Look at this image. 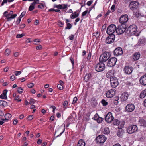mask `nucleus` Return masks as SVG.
<instances>
[{
    "instance_id": "nucleus-1",
    "label": "nucleus",
    "mask_w": 146,
    "mask_h": 146,
    "mask_svg": "<svg viewBox=\"0 0 146 146\" xmlns=\"http://www.w3.org/2000/svg\"><path fill=\"white\" fill-rule=\"evenodd\" d=\"M137 27L135 25H133L127 28L126 32L130 36L134 35L136 36H138L139 34L137 32Z\"/></svg>"
},
{
    "instance_id": "nucleus-2",
    "label": "nucleus",
    "mask_w": 146,
    "mask_h": 146,
    "mask_svg": "<svg viewBox=\"0 0 146 146\" xmlns=\"http://www.w3.org/2000/svg\"><path fill=\"white\" fill-rule=\"evenodd\" d=\"M111 56V54L110 52L105 51L100 56L99 61L102 62H105L110 58Z\"/></svg>"
},
{
    "instance_id": "nucleus-3",
    "label": "nucleus",
    "mask_w": 146,
    "mask_h": 146,
    "mask_svg": "<svg viewBox=\"0 0 146 146\" xmlns=\"http://www.w3.org/2000/svg\"><path fill=\"white\" fill-rule=\"evenodd\" d=\"M116 27L115 25L111 24L107 28V33L109 35H114V33L116 30Z\"/></svg>"
},
{
    "instance_id": "nucleus-4",
    "label": "nucleus",
    "mask_w": 146,
    "mask_h": 146,
    "mask_svg": "<svg viewBox=\"0 0 146 146\" xmlns=\"http://www.w3.org/2000/svg\"><path fill=\"white\" fill-rule=\"evenodd\" d=\"M138 128L135 125H131L129 126L127 129V133L129 134H132L137 131Z\"/></svg>"
},
{
    "instance_id": "nucleus-5",
    "label": "nucleus",
    "mask_w": 146,
    "mask_h": 146,
    "mask_svg": "<svg viewBox=\"0 0 146 146\" xmlns=\"http://www.w3.org/2000/svg\"><path fill=\"white\" fill-rule=\"evenodd\" d=\"M105 67L104 64L102 62H100L96 66L95 69L98 72H101L104 69Z\"/></svg>"
},
{
    "instance_id": "nucleus-6",
    "label": "nucleus",
    "mask_w": 146,
    "mask_h": 146,
    "mask_svg": "<svg viewBox=\"0 0 146 146\" xmlns=\"http://www.w3.org/2000/svg\"><path fill=\"white\" fill-rule=\"evenodd\" d=\"M107 139L103 135H100L96 138L97 143L98 144L103 143Z\"/></svg>"
},
{
    "instance_id": "nucleus-7",
    "label": "nucleus",
    "mask_w": 146,
    "mask_h": 146,
    "mask_svg": "<svg viewBox=\"0 0 146 146\" xmlns=\"http://www.w3.org/2000/svg\"><path fill=\"white\" fill-rule=\"evenodd\" d=\"M110 81L111 86L113 88L116 87L119 84L118 79L115 77H113L111 78Z\"/></svg>"
},
{
    "instance_id": "nucleus-8",
    "label": "nucleus",
    "mask_w": 146,
    "mask_h": 146,
    "mask_svg": "<svg viewBox=\"0 0 146 146\" xmlns=\"http://www.w3.org/2000/svg\"><path fill=\"white\" fill-rule=\"evenodd\" d=\"M117 60V59L115 57L111 58L108 62V66L110 67L114 66L116 64Z\"/></svg>"
},
{
    "instance_id": "nucleus-9",
    "label": "nucleus",
    "mask_w": 146,
    "mask_h": 146,
    "mask_svg": "<svg viewBox=\"0 0 146 146\" xmlns=\"http://www.w3.org/2000/svg\"><path fill=\"white\" fill-rule=\"evenodd\" d=\"M115 38V35H109L106 39V43L109 44L113 42Z\"/></svg>"
},
{
    "instance_id": "nucleus-10",
    "label": "nucleus",
    "mask_w": 146,
    "mask_h": 146,
    "mask_svg": "<svg viewBox=\"0 0 146 146\" xmlns=\"http://www.w3.org/2000/svg\"><path fill=\"white\" fill-rule=\"evenodd\" d=\"M135 109L134 105L132 103L128 104L125 107V110L127 112H131L133 111Z\"/></svg>"
},
{
    "instance_id": "nucleus-11",
    "label": "nucleus",
    "mask_w": 146,
    "mask_h": 146,
    "mask_svg": "<svg viewBox=\"0 0 146 146\" xmlns=\"http://www.w3.org/2000/svg\"><path fill=\"white\" fill-rule=\"evenodd\" d=\"M114 119V118L111 112L108 113L106 116L105 118L106 121L108 123L111 122Z\"/></svg>"
},
{
    "instance_id": "nucleus-12",
    "label": "nucleus",
    "mask_w": 146,
    "mask_h": 146,
    "mask_svg": "<svg viewBox=\"0 0 146 146\" xmlns=\"http://www.w3.org/2000/svg\"><path fill=\"white\" fill-rule=\"evenodd\" d=\"M138 3L136 1H133L131 2L129 5V7L132 10L136 9L138 7Z\"/></svg>"
},
{
    "instance_id": "nucleus-13",
    "label": "nucleus",
    "mask_w": 146,
    "mask_h": 146,
    "mask_svg": "<svg viewBox=\"0 0 146 146\" xmlns=\"http://www.w3.org/2000/svg\"><path fill=\"white\" fill-rule=\"evenodd\" d=\"M125 31V29L121 25L118 26L117 28L116 27V32L118 35H121L123 34Z\"/></svg>"
},
{
    "instance_id": "nucleus-14",
    "label": "nucleus",
    "mask_w": 146,
    "mask_h": 146,
    "mask_svg": "<svg viewBox=\"0 0 146 146\" xmlns=\"http://www.w3.org/2000/svg\"><path fill=\"white\" fill-rule=\"evenodd\" d=\"M123 53L122 49L120 47H118L116 48L113 52L114 55L116 56L120 55Z\"/></svg>"
},
{
    "instance_id": "nucleus-15",
    "label": "nucleus",
    "mask_w": 146,
    "mask_h": 146,
    "mask_svg": "<svg viewBox=\"0 0 146 146\" xmlns=\"http://www.w3.org/2000/svg\"><path fill=\"white\" fill-rule=\"evenodd\" d=\"M128 20V15L127 14H125L121 17L119 21L120 23L123 24L126 23Z\"/></svg>"
},
{
    "instance_id": "nucleus-16",
    "label": "nucleus",
    "mask_w": 146,
    "mask_h": 146,
    "mask_svg": "<svg viewBox=\"0 0 146 146\" xmlns=\"http://www.w3.org/2000/svg\"><path fill=\"white\" fill-rule=\"evenodd\" d=\"M133 70V68L129 66H125L124 69L125 73L127 74H130L132 72Z\"/></svg>"
},
{
    "instance_id": "nucleus-17",
    "label": "nucleus",
    "mask_w": 146,
    "mask_h": 146,
    "mask_svg": "<svg viewBox=\"0 0 146 146\" xmlns=\"http://www.w3.org/2000/svg\"><path fill=\"white\" fill-rule=\"evenodd\" d=\"M129 94L128 92H125L121 95L120 98L122 101H125L128 99Z\"/></svg>"
},
{
    "instance_id": "nucleus-18",
    "label": "nucleus",
    "mask_w": 146,
    "mask_h": 146,
    "mask_svg": "<svg viewBox=\"0 0 146 146\" xmlns=\"http://www.w3.org/2000/svg\"><path fill=\"white\" fill-rule=\"evenodd\" d=\"M139 81L141 84L142 85H146V74L140 77Z\"/></svg>"
},
{
    "instance_id": "nucleus-19",
    "label": "nucleus",
    "mask_w": 146,
    "mask_h": 146,
    "mask_svg": "<svg viewBox=\"0 0 146 146\" xmlns=\"http://www.w3.org/2000/svg\"><path fill=\"white\" fill-rule=\"evenodd\" d=\"M115 93V91L111 89L107 92L106 94V96L107 98H111L114 96Z\"/></svg>"
},
{
    "instance_id": "nucleus-20",
    "label": "nucleus",
    "mask_w": 146,
    "mask_h": 146,
    "mask_svg": "<svg viewBox=\"0 0 146 146\" xmlns=\"http://www.w3.org/2000/svg\"><path fill=\"white\" fill-rule=\"evenodd\" d=\"M146 43V39L145 38H140L138 40L137 45L138 46H141L142 45H145Z\"/></svg>"
},
{
    "instance_id": "nucleus-21",
    "label": "nucleus",
    "mask_w": 146,
    "mask_h": 146,
    "mask_svg": "<svg viewBox=\"0 0 146 146\" xmlns=\"http://www.w3.org/2000/svg\"><path fill=\"white\" fill-rule=\"evenodd\" d=\"M138 122L141 126L146 127V121L143 119L140 118Z\"/></svg>"
},
{
    "instance_id": "nucleus-22",
    "label": "nucleus",
    "mask_w": 146,
    "mask_h": 146,
    "mask_svg": "<svg viewBox=\"0 0 146 146\" xmlns=\"http://www.w3.org/2000/svg\"><path fill=\"white\" fill-rule=\"evenodd\" d=\"M7 90L5 89L3 90V93L0 95V98L2 99H7Z\"/></svg>"
},
{
    "instance_id": "nucleus-23",
    "label": "nucleus",
    "mask_w": 146,
    "mask_h": 146,
    "mask_svg": "<svg viewBox=\"0 0 146 146\" xmlns=\"http://www.w3.org/2000/svg\"><path fill=\"white\" fill-rule=\"evenodd\" d=\"M114 71L113 70H111L108 71L106 74V77L108 78H110L113 77Z\"/></svg>"
},
{
    "instance_id": "nucleus-24",
    "label": "nucleus",
    "mask_w": 146,
    "mask_h": 146,
    "mask_svg": "<svg viewBox=\"0 0 146 146\" xmlns=\"http://www.w3.org/2000/svg\"><path fill=\"white\" fill-rule=\"evenodd\" d=\"M140 56V54L139 52H136L134 54L133 56V58L134 60H138Z\"/></svg>"
},
{
    "instance_id": "nucleus-25",
    "label": "nucleus",
    "mask_w": 146,
    "mask_h": 146,
    "mask_svg": "<svg viewBox=\"0 0 146 146\" xmlns=\"http://www.w3.org/2000/svg\"><path fill=\"white\" fill-rule=\"evenodd\" d=\"M140 98L142 99L146 96V88L143 90L142 91L140 95Z\"/></svg>"
},
{
    "instance_id": "nucleus-26",
    "label": "nucleus",
    "mask_w": 146,
    "mask_h": 146,
    "mask_svg": "<svg viewBox=\"0 0 146 146\" xmlns=\"http://www.w3.org/2000/svg\"><path fill=\"white\" fill-rule=\"evenodd\" d=\"M124 133V131L123 129L121 128L119 129L117 133L118 136L120 137H122L123 134Z\"/></svg>"
},
{
    "instance_id": "nucleus-27",
    "label": "nucleus",
    "mask_w": 146,
    "mask_h": 146,
    "mask_svg": "<svg viewBox=\"0 0 146 146\" xmlns=\"http://www.w3.org/2000/svg\"><path fill=\"white\" fill-rule=\"evenodd\" d=\"M92 77L91 74L90 73H88L85 76L84 80L87 82Z\"/></svg>"
},
{
    "instance_id": "nucleus-28",
    "label": "nucleus",
    "mask_w": 146,
    "mask_h": 146,
    "mask_svg": "<svg viewBox=\"0 0 146 146\" xmlns=\"http://www.w3.org/2000/svg\"><path fill=\"white\" fill-rule=\"evenodd\" d=\"M85 142L82 140H80L78 143L77 146H85Z\"/></svg>"
},
{
    "instance_id": "nucleus-29",
    "label": "nucleus",
    "mask_w": 146,
    "mask_h": 146,
    "mask_svg": "<svg viewBox=\"0 0 146 146\" xmlns=\"http://www.w3.org/2000/svg\"><path fill=\"white\" fill-rule=\"evenodd\" d=\"M7 105V102L4 100H0V106L3 107Z\"/></svg>"
},
{
    "instance_id": "nucleus-30",
    "label": "nucleus",
    "mask_w": 146,
    "mask_h": 146,
    "mask_svg": "<svg viewBox=\"0 0 146 146\" xmlns=\"http://www.w3.org/2000/svg\"><path fill=\"white\" fill-rule=\"evenodd\" d=\"M110 133V131L108 128L106 127L104 128L103 133L105 134H108Z\"/></svg>"
},
{
    "instance_id": "nucleus-31",
    "label": "nucleus",
    "mask_w": 146,
    "mask_h": 146,
    "mask_svg": "<svg viewBox=\"0 0 146 146\" xmlns=\"http://www.w3.org/2000/svg\"><path fill=\"white\" fill-rule=\"evenodd\" d=\"M54 8H56L58 9H62L63 8V6L61 4L57 5L56 4H55L54 5Z\"/></svg>"
},
{
    "instance_id": "nucleus-32",
    "label": "nucleus",
    "mask_w": 146,
    "mask_h": 146,
    "mask_svg": "<svg viewBox=\"0 0 146 146\" xmlns=\"http://www.w3.org/2000/svg\"><path fill=\"white\" fill-rule=\"evenodd\" d=\"M101 103L103 106H105L108 104V102H106L105 100L104 99H102V100Z\"/></svg>"
},
{
    "instance_id": "nucleus-33",
    "label": "nucleus",
    "mask_w": 146,
    "mask_h": 146,
    "mask_svg": "<svg viewBox=\"0 0 146 146\" xmlns=\"http://www.w3.org/2000/svg\"><path fill=\"white\" fill-rule=\"evenodd\" d=\"M17 16V15L16 14L12 15L10 17L9 16V17H8V21H9L11 19H14Z\"/></svg>"
},
{
    "instance_id": "nucleus-34",
    "label": "nucleus",
    "mask_w": 146,
    "mask_h": 146,
    "mask_svg": "<svg viewBox=\"0 0 146 146\" xmlns=\"http://www.w3.org/2000/svg\"><path fill=\"white\" fill-rule=\"evenodd\" d=\"M119 123V121L117 119H115L113 121V124L115 125H118Z\"/></svg>"
},
{
    "instance_id": "nucleus-35",
    "label": "nucleus",
    "mask_w": 146,
    "mask_h": 146,
    "mask_svg": "<svg viewBox=\"0 0 146 146\" xmlns=\"http://www.w3.org/2000/svg\"><path fill=\"white\" fill-rule=\"evenodd\" d=\"M53 11H54L60 13L61 12L58 9H50L48 10V11L50 12Z\"/></svg>"
},
{
    "instance_id": "nucleus-36",
    "label": "nucleus",
    "mask_w": 146,
    "mask_h": 146,
    "mask_svg": "<svg viewBox=\"0 0 146 146\" xmlns=\"http://www.w3.org/2000/svg\"><path fill=\"white\" fill-rule=\"evenodd\" d=\"M103 119H104L103 118L99 117L98 118V119H97V120L96 121L98 123H100L102 122Z\"/></svg>"
},
{
    "instance_id": "nucleus-37",
    "label": "nucleus",
    "mask_w": 146,
    "mask_h": 146,
    "mask_svg": "<svg viewBox=\"0 0 146 146\" xmlns=\"http://www.w3.org/2000/svg\"><path fill=\"white\" fill-rule=\"evenodd\" d=\"M11 116V115L10 114L7 113L5 115V117L9 120Z\"/></svg>"
},
{
    "instance_id": "nucleus-38",
    "label": "nucleus",
    "mask_w": 146,
    "mask_h": 146,
    "mask_svg": "<svg viewBox=\"0 0 146 146\" xmlns=\"http://www.w3.org/2000/svg\"><path fill=\"white\" fill-rule=\"evenodd\" d=\"M10 50L9 49H7L5 50V55H7V56H8L9 55L10 53Z\"/></svg>"
},
{
    "instance_id": "nucleus-39",
    "label": "nucleus",
    "mask_w": 146,
    "mask_h": 146,
    "mask_svg": "<svg viewBox=\"0 0 146 146\" xmlns=\"http://www.w3.org/2000/svg\"><path fill=\"white\" fill-rule=\"evenodd\" d=\"M35 6L32 5V4H31L29 8V10L30 11H32L35 9Z\"/></svg>"
},
{
    "instance_id": "nucleus-40",
    "label": "nucleus",
    "mask_w": 146,
    "mask_h": 146,
    "mask_svg": "<svg viewBox=\"0 0 146 146\" xmlns=\"http://www.w3.org/2000/svg\"><path fill=\"white\" fill-rule=\"evenodd\" d=\"M72 27V25L71 24L69 23H68L67 24V27H66L65 29H70Z\"/></svg>"
},
{
    "instance_id": "nucleus-41",
    "label": "nucleus",
    "mask_w": 146,
    "mask_h": 146,
    "mask_svg": "<svg viewBox=\"0 0 146 146\" xmlns=\"http://www.w3.org/2000/svg\"><path fill=\"white\" fill-rule=\"evenodd\" d=\"M33 1L34 2L31 3L32 5L35 6L36 4L39 3V0H33Z\"/></svg>"
},
{
    "instance_id": "nucleus-42",
    "label": "nucleus",
    "mask_w": 146,
    "mask_h": 146,
    "mask_svg": "<svg viewBox=\"0 0 146 146\" xmlns=\"http://www.w3.org/2000/svg\"><path fill=\"white\" fill-rule=\"evenodd\" d=\"M24 35V34L23 33L21 34H18L16 36V38H20L22 37Z\"/></svg>"
},
{
    "instance_id": "nucleus-43",
    "label": "nucleus",
    "mask_w": 146,
    "mask_h": 146,
    "mask_svg": "<svg viewBox=\"0 0 146 146\" xmlns=\"http://www.w3.org/2000/svg\"><path fill=\"white\" fill-rule=\"evenodd\" d=\"M93 35L95 36L96 38L100 36V34L98 32L96 33H94L93 34Z\"/></svg>"
},
{
    "instance_id": "nucleus-44",
    "label": "nucleus",
    "mask_w": 146,
    "mask_h": 146,
    "mask_svg": "<svg viewBox=\"0 0 146 146\" xmlns=\"http://www.w3.org/2000/svg\"><path fill=\"white\" fill-rule=\"evenodd\" d=\"M79 15V13H76V16H74V15H70V18L72 19H73L75 18H76Z\"/></svg>"
},
{
    "instance_id": "nucleus-45",
    "label": "nucleus",
    "mask_w": 146,
    "mask_h": 146,
    "mask_svg": "<svg viewBox=\"0 0 146 146\" xmlns=\"http://www.w3.org/2000/svg\"><path fill=\"white\" fill-rule=\"evenodd\" d=\"M99 117V116L98 114L97 113H96L94 115V116L93 118V119L96 121L97 120V119H98V118Z\"/></svg>"
},
{
    "instance_id": "nucleus-46",
    "label": "nucleus",
    "mask_w": 146,
    "mask_h": 146,
    "mask_svg": "<svg viewBox=\"0 0 146 146\" xmlns=\"http://www.w3.org/2000/svg\"><path fill=\"white\" fill-rule=\"evenodd\" d=\"M23 89L21 87H19L17 89L18 92L20 94H21L23 92Z\"/></svg>"
},
{
    "instance_id": "nucleus-47",
    "label": "nucleus",
    "mask_w": 146,
    "mask_h": 146,
    "mask_svg": "<svg viewBox=\"0 0 146 146\" xmlns=\"http://www.w3.org/2000/svg\"><path fill=\"white\" fill-rule=\"evenodd\" d=\"M9 14L8 13V12L7 11H5L3 13V15L4 16L6 17L7 19H8V17H9Z\"/></svg>"
},
{
    "instance_id": "nucleus-48",
    "label": "nucleus",
    "mask_w": 146,
    "mask_h": 146,
    "mask_svg": "<svg viewBox=\"0 0 146 146\" xmlns=\"http://www.w3.org/2000/svg\"><path fill=\"white\" fill-rule=\"evenodd\" d=\"M34 86V84L33 83H31L28 85V86L29 88H31Z\"/></svg>"
},
{
    "instance_id": "nucleus-49",
    "label": "nucleus",
    "mask_w": 146,
    "mask_h": 146,
    "mask_svg": "<svg viewBox=\"0 0 146 146\" xmlns=\"http://www.w3.org/2000/svg\"><path fill=\"white\" fill-rule=\"evenodd\" d=\"M26 12L25 11H23V12L21 15H20V16L19 17V18L21 19L25 15Z\"/></svg>"
},
{
    "instance_id": "nucleus-50",
    "label": "nucleus",
    "mask_w": 146,
    "mask_h": 146,
    "mask_svg": "<svg viewBox=\"0 0 146 146\" xmlns=\"http://www.w3.org/2000/svg\"><path fill=\"white\" fill-rule=\"evenodd\" d=\"M19 96H17L15 97V100H16L18 101V102H21V100L20 99L19 100H18V99H19Z\"/></svg>"
},
{
    "instance_id": "nucleus-51",
    "label": "nucleus",
    "mask_w": 146,
    "mask_h": 146,
    "mask_svg": "<svg viewBox=\"0 0 146 146\" xmlns=\"http://www.w3.org/2000/svg\"><path fill=\"white\" fill-rule=\"evenodd\" d=\"M57 86L58 88L60 90H62L63 89V86L61 84H58Z\"/></svg>"
},
{
    "instance_id": "nucleus-52",
    "label": "nucleus",
    "mask_w": 146,
    "mask_h": 146,
    "mask_svg": "<svg viewBox=\"0 0 146 146\" xmlns=\"http://www.w3.org/2000/svg\"><path fill=\"white\" fill-rule=\"evenodd\" d=\"M64 130L62 132H61L60 133V134L59 135H58L56 137H54L53 138V140H54L56 138L58 137H59L60 136L64 133Z\"/></svg>"
},
{
    "instance_id": "nucleus-53",
    "label": "nucleus",
    "mask_w": 146,
    "mask_h": 146,
    "mask_svg": "<svg viewBox=\"0 0 146 146\" xmlns=\"http://www.w3.org/2000/svg\"><path fill=\"white\" fill-rule=\"evenodd\" d=\"M21 73V71H16L15 72V74L16 76H18Z\"/></svg>"
},
{
    "instance_id": "nucleus-54",
    "label": "nucleus",
    "mask_w": 146,
    "mask_h": 146,
    "mask_svg": "<svg viewBox=\"0 0 146 146\" xmlns=\"http://www.w3.org/2000/svg\"><path fill=\"white\" fill-rule=\"evenodd\" d=\"M21 20V19L19 17L18 19L16 22V24L17 25H18L20 22Z\"/></svg>"
},
{
    "instance_id": "nucleus-55",
    "label": "nucleus",
    "mask_w": 146,
    "mask_h": 146,
    "mask_svg": "<svg viewBox=\"0 0 146 146\" xmlns=\"http://www.w3.org/2000/svg\"><path fill=\"white\" fill-rule=\"evenodd\" d=\"M58 25L60 27H62L64 25V23L61 21L58 22Z\"/></svg>"
},
{
    "instance_id": "nucleus-56",
    "label": "nucleus",
    "mask_w": 146,
    "mask_h": 146,
    "mask_svg": "<svg viewBox=\"0 0 146 146\" xmlns=\"http://www.w3.org/2000/svg\"><path fill=\"white\" fill-rule=\"evenodd\" d=\"M88 10H86L85 11L83 12L82 13V16H85L86 15V14H87V13H88Z\"/></svg>"
},
{
    "instance_id": "nucleus-57",
    "label": "nucleus",
    "mask_w": 146,
    "mask_h": 146,
    "mask_svg": "<svg viewBox=\"0 0 146 146\" xmlns=\"http://www.w3.org/2000/svg\"><path fill=\"white\" fill-rule=\"evenodd\" d=\"M77 101V98L76 97H75L74 98L73 101L72 102V104H75L76 101Z\"/></svg>"
},
{
    "instance_id": "nucleus-58",
    "label": "nucleus",
    "mask_w": 146,
    "mask_h": 146,
    "mask_svg": "<svg viewBox=\"0 0 146 146\" xmlns=\"http://www.w3.org/2000/svg\"><path fill=\"white\" fill-rule=\"evenodd\" d=\"M35 101L32 98L30 99V102H29V104H30L31 105L33 103H34V101Z\"/></svg>"
},
{
    "instance_id": "nucleus-59",
    "label": "nucleus",
    "mask_w": 146,
    "mask_h": 146,
    "mask_svg": "<svg viewBox=\"0 0 146 146\" xmlns=\"http://www.w3.org/2000/svg\"><path fill=\"white\" fill-rule=\"evenodd\" d=\"M38 7L39 8L42 9L44 8V6L42 4H41L39 5L38 6Z\"/></svg>"
},
{
    "instance_id": "nucleus-60",
    "label": "nucleus",
    "mask_w": 146,
    "mask_h": 146,
    "mask_svg": "<svg viewBox=\"0 0 146 146\" xmlns=\"http://www.w3.org/2000/svg\"><path fill=\"white\" fill-rule=\"evenodd\" d=\"M42 48V46L41 45H39V46H37L36 47V48L37 50H39Z\"/></svg>"
},
{
    "instance_id": "nucleus-61",
    "label": "nucleus",
    "mask_w": 146,
    "mask_h": 146,
    "mask_svg": "<svg viewBox=\"0 0 146 146\" xmlns=\"http://www.w3.org/2000/svg\"><path fill=\"white\" fill-rule=\"evenodd\" d=\"M93 1H88L87 3V4L88 6H90L91 5V4L92 3Z\"/></svg>"
},
{
    "instance_id": "nucleus-62",
    "label": "nucleus",
    "mask_w": 146,
    "mask_h": 146,
    "mask_svg": "<svg viewBox=\"0 0 146 146\" xmlns=\"http://www.w3.org/2000/svg\"><path fill=\"white\" fill-rule=\"evenodd\" d=\"M68 5L67 4H63V7L62 9H64L68 7Z\"/></svg>"
},
{
    "instance_id": "nucleus-63",
    "label": "nucleus",
    "mask_w": 146,
    "mask_h": 146,
    "mask_svg": "<svg viewBox=\"0 0 146 146\" xmlns=\"http://www.w3.org/2000/svg\"><path fill=\"white\" fill-rule=\"evenodd\" d=\"M18 122V120L17 119H15L13 122V123L14 125H15L17 124Z\"/></svg>"
},
{
    "instance_id": "nucleus-64",
    "label": "nucleus",
    "mask_w": 146,
    "mask_h": 146,
    "mask_svg": "<svg viewBox=\"0 0 146 146\" xmlns=\"http://www.w3.org/2000/svg\"><path fill=\"white\" fill-rule=\"evenodd\" d=\"M74 35H71L69 37L70 40H72L73 39V38H74Z\"/></svg>"
}]
</instances>
